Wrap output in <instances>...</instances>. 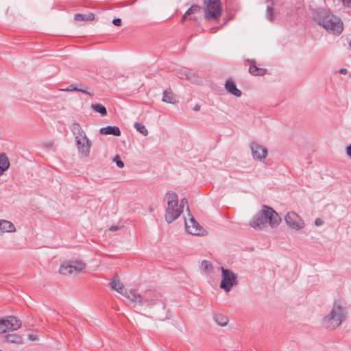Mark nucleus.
I'll use <instances>...</instances> for the list:
<instances>
[{
    "mask_svg": "<svg viewBox=\"0 0 351 351\" xmlns=\"http://www.w3.org/2000/svg\"><path fill=\"white\" fill-rule=\"evenodd\" d=\"M95 19V14L93 13H89L88 14H76L75 15V20L80 21H93Z\"/></svg>",
    "mask_w": 351,
    "mask_h": 351,
    "instance_id": "nucleus-25",
    "label": "nucleus"
},
{
    "mask_svg": "<svg viewBox=\"0 0 351 351\" xmlns=\"http://www.w3.org/2000/svg\"><path fill=\"white\" fill-rule=\"evenodd\" d=\"M280 220V217L273 208L263 206L262 210L254 217L250 224L256 230H262L267 223H269L271 228H274L279 224Z\"/></svg>",
    "mask_w": 351,
    "mask_h": 351,
    "instance_id": "nucleus-1",
    "label": "nucleus"
},
{
    "mask_svg": "<svg viewBox=\"0 0 351 351\" xmlns=\"http://www.w3.org/2000/svg\"><path fill=\"white\" fill-rule=\"evenodd\" d=\"M199 108H200V106H199V105H196V106H195V107L193 108V110H194L195 111H198V110H199Z\"/></svg>",
    "mask_w": 351,
    "mask_h": 351,
    "instance_id": "nucleus-42",
    "label": "nucleus"
},
{
    "mask_svg": "<svg viewBox=\"0 0 351 351\" xmlns=\"http://www.w3.org/2000/svg\"><path fill=\"white\" fill-rule=\"evenodd\" d=\"M252 156L256 160L261 161L266 158L268 152L267 149L256 142H252L250 144Z\"/></svg>",
    "mask_w": 351,
    "mask_h": 351,
    "instance_id": "nucleus-12",
    "label": "nucleus"
},
{
    "mask_svg": "<svg viewBox=\"0 0 351 351\" xmlns=\"http://www.w3.org/2000/svg\"><path fill=\"white\" fill-rule=\"evenodd\" d=\"M339 73L341 74H346L347 73V70L346 69H341L339 70Z\"/></svg>",
    "mask_w": 351,
    "mask_h": 351,
    "instance_id": "nucleus-41",
    "label": "nucleus"
},
{
    "mask_svg": "<svg viewBox=\"0 0 351 351\" xmlns=\"http://www.w3.org/2000/svg\"><path fill=\"white\" fill-rule=\"evenodd\" d=\"M78 90V88L75 87L74 85H70L66 89H65V90L66 91H73V90H75V91H77Z\"/></svg>",
    "mask_w": 351,
    "mask_h": 351,
    "instance_id": "nucleus-34",
    "label": "nucleus"
},
{
    "mask_svg": "<svg viewBox=\"0 0 351 351\" xmlns=\"http://www.w3.org/2000/svg\"><path fill=\"white\" fill-rule=\"evenodd\" d=\"M71 131L75 136V138H82L84 136H86L85 132L83 130L82 127L78 123H73L71 127Z\"/></svg>",
    "mask_w": 351,
    "mask_h": 351,
    "instance_id": "nucleus-17",
    "label": "nucleus"
},
{
    "mask_svg": "<svg viewBox=\"0 0 351 351\" xmlns=\"http://www.w3.org/2000/svg\"><path fill=\"white\" fill-rule=\"evenodd\" d=\"M317 23L328 32L339 35L343 31V23L339 18L326 11L319 14Z\"/></svg>",
    "mask_w": 351,
    "mask_h": 351,
    "instance_id": "nucleus-2",
    "label": "nucleus"
},
{
    "mask_svg": "<svg viewBox=\"0 0 351 351\" xmlns=\"http://www.w3.org/2000/svg\"><path fill=\"white\" fill-rule=\"evenodd\" d=\"M204 17L207 21H217L221 16L222 8L219 0H204Z\"/></svg>",
    "mask_w": 351,
    "mask_h": 351,
    "instance_id": "nucleus-5",
    "label": "nucleus"
},
{
    "mask_svg": "<svg viewBox=\"0 0 351 351\" xmlns=\"http://www.w3.org/2000/svg\"><path fill=\"white\" fill-rule=\"evenodd\" d=\"M99 133L103 135H113L119 136L121 135V131L117 126H107L101 128L99 130Z\"/></svg>",
    "mask_w": 351,
    "mask_h": 351,
    "instance_id": "nucleus-16",
    "label": "nucleus"
},
{
    "mask_svg": "<svg viewBox=\"0 0 351 351\" xmlns=\"http://www.w3.org/2000/svg\"><path fill=\"white\" fill-rule=\"evenodd\" d=\"M323 221L322 219H321L320 218H317L315 220V225L316 226H320L323 224Z\"/></svg>",
    "mask_w": 351,
    "mask_h": 351,
    "instance_id": "nucleus-35",
    "label": "nucleus"
},
{
    "mask_svg": "<svg viewBox=\"0 0 351 351\" xmlns=\"http://www.w3.org/2000/svg\"><path fill=\"white\" fill-rule=\"evenodd\" d=\"M120 229L119 226H112L109 228V230L110 231H116Z\"/></svg>",
    "mask_w": 351,
    "mask_h": 351,
    "instance_id": "nucleus-38",
    "label": "nucleus"
},
{
    "mask_svg": "<svg viewBox=\"0 0 351 351\" xmlns=\"http://www.w3.org/2000/svg\"><path fill=\"white\" fill-rule=\"evenodd\" d=\"M250 65L249 68V72L255 76H261L266 73V70L263 68H259L255 64L254 60H250Z\"/></svg>",
    "mask_w": 351,
    "mask_h": 351,
    "instance_id": "nucleus-18",
    "label": "nucleus"
},
{
    "mask_svg": "<svg viewBox=\"0 0 351 351\" xmlns=\"http://www.w3.org/2000/svg\"><path fill=\"white\" fill-rule=\"evenodd\" d=\"M126 298L141 306H150L160 300V295L158 292L152 290L145 291L143 295H139L136 291L130 290L126 294Z\"/></svg>",
    "mask_w": 351,
    "mask_h": 351,
    "instance_id": "nucleus-4",
    "label": "nucleus"
},
{
    "mask_svg": "<svg viewBox=\"0 0 351 351\" xmlns=\"http://www.w3.org/2000/svg\"><path fill=\"white\" fill-rule=\"evenodd\" d=\"M10 167V161L5 154H0V176Z\"/></svg>",
    "mask_w": 351,
    "mask_h": 351,
    "instance_id": "nucleus-19",
    "label": "nucleus"
},
{
    "mask_svg": "<svg viewBox=\"0 0 351 351\" xmlns=\"http://www.w3.org/2000/svg\"><path fill=\"white\" fill-rule=\"evenodd\" d=\"M92 108L96 112L100 113L101 116H106L107 114L106 108L101 104H92Z\"/></svg>",
    "mask_w": 351,
    "mask_h": 351,
    "instance_id": "nucleus-28",
    "label": "nucleus"
},
{
    "mask_svg": "<svg viewBox=\"0 0 351 351\" xmlns=\"http://www.w3.org/2000/svg\"><path fill=\"white\" fill-rule=\"evenodd\" d=\"M86 263L82 261H71L63 263L59 272L62 275L76 274L86 268Z\"/></svg>",
    "mask_w": 351,
    "mask_h": 351,
    "instance_id": "nucleus-7",
    "label": "nucleus"
},
{
    "mask_svg": "<svg viewBox=\"0 0 351 351\" xmlns=\"http://www.w3.org/2000/svg\"><path fill=\"white\" fill-rule=\"evenodd\" d=\"M5 341L9 343L21 344L23 343L22 337L17 334H10L5 336Z\"/></svg>",
    "mask_w": 351,
    "mask_h": 351,
    "instance_id": "nucleus-23",
    "label": "nucleus"
},
{
    "mask_svg": "<svg viewBox=\"0 0 351 351\" xmlns=\"http://www.w3.org/2000/svg\"><path fill=\"white\" fill-rule=\"evenodd\" d=\"M15 231L16 228L11 221L0 219V234L4 232H14Z\"/></svg>",
    "mask_w": 351,
    "mask_h": 351,
    "instance_id": "nucleus-15",
    "label": "nucleus"
},
{
    "mask_svg": "<svg viewBox=\"0 0 351 351\" xmlns=\"http://www.w3.org/2000/svg\"><path fill=\"white\" fill-rule=\"evenodd\" d=\"M79 152L84 157L90 154L91 142L87 136L75 140Z\"/></svg>",
    "mask_w": 351,
    "mask_h": 351,
    "instance_id": "nucleus-13",
    "label": "nucleus"
},
{
    "mask_svg": "<svg viewBox=\"0 0 351 351\" xmlns=\"http://www.w3.org/2000/svg\"><path fill=\"white\" fill-rule=\"evenodd\" d=\"M114 160L117 162V167H119V168L123 167V166H124L123 162L121 161V160H119V156H116V158H114Z\"/></svg>",
    "mask_w": 351,
    "mask_h": 351,
    "instance_id": "nucleus-32",
    "label": "nucleus"
},
{
    "mask_svg": "<svg viewBox=\"0 0 351 351\" xmlns=\"http://www.w3.org/2000/svg\"><path fill=\"white\" fill-rule=\"evenodd\" d=\"M343 3L345 5H349L351 3V0H343Z\"/></svg>",
    "mask_w": 351,
    "mask_h": 351,
    "instance_id": "nucleus-39",
    "label": "nucleus"
},
{
    "mask_svg": "<svg viewBox=\"0 0 351 351\" xmlns=\"http://www.w3.org/2000/svg\"><path fill=\"white\" fill-rule=\"evenodd\" d=\"M189 219V221L184 218V225L186 230L193 235H201L203 234L204 229L199 224V223L195 219L191 214L188 215Z\"/></svg>",
    "mask_w": 351,
    "mask_h": 351,
    "instance_id": "nucleus-11",
    "label": "nucleus"
},
{
    "mask_svg": "<svg viewBox=\"0 0 351 351\" xmlns=\"http://www.w3.org/2000/svg\"><path fill=\"white\" fill-rule=\"evenodd\" d=\"M221 271V280L220 282V288L226 292H229L234 285L237 284L236 274L230 269L220 267Z\"/></svg>",
    "mask_w": 351,
    "mask_h": 351,
    "instance_id": "nucleus-6",
    "label": "nucleus"
},
{
    "mask_svg": "<svg viewBox=\"0 0 351 351\" xmlns=\"http://www.w3.org/2000/svg\"><path fill=\"white\" fill-rule=\"evenodd\" d=\"M77 91L82 92V93H84L86 94L91 95V94L90 93L87 92L86 90H85L84 89L78 88Z\"/></svg>",
    "mask_w": 351,
    "mask_h": 351,
    "instance_id": "nucleus-40",
    "label": "nucleus"
},
{
    "mask_svg": "<svg viewBox=\"0 0 351 351\" xmlns=\"http://www.w3.org/2000/svg\"><path fill=\"white\" fill-rule=\"evenodd\" d=\"M42 147L45 150L49 151L51 149H53V143L51 141L44 143H43Z\"/></svg>",
    "mask_w": 351,
    "mask_h": 351,
    "instance_id": "nucleus-31",
    "label": "nucleus"
},
{
    "mask_svg": "<svg viewBox=\"0 0 351 351\" xmlns=\"http://www.w3.org/2000/svg\"><path fill=\"white\" fill-rule=\"evenodd\" d=\"M267 3H270L267 8V18L269 21H272L274 20V10L272 8L274 1L272 0H267Z\"/></svg>",
    "mask_w": 351,
    "mask_h": 351,
    "instance_id": "nucleus-27",
    "label": "nucleus"
},
{
    "mask_svg": "<svg viewBox=\"0 0 351 351\" xmlns=\"http://www.w3.org/2000/svg\"><path fill=\"white\" fill-rule=\"evenodd\" d=\"M167 208L166 210L165 219L167 223H171L176 219V195L174 193H167L165 196Z\"/></svg>",
    "mask_w": 351,
    "mask_h": 351,
    "instance_id": "nucleus-9",
    "label": "nucleus"
},
{
    "mask_svg": "<svg viewBox=\"0 0 351 351\" xmlns=\"http://www.w3.org/2000/svg\"><path fill=\"white\" fill-rule=\"evenodd\" d=\"M287 226L295 230H300L304 227L303 219L295 212H289L285 217Z\"/></svg>",
    "mask_w": 351,
    "mask_h": 351,
    "instance_id": "nucleus-10",
    "label": "nucleus"
},
{
    "mask_svg": "<svg viewBox=\"0 0 351 351\" xmlns=\"http://www.w3.org/2000/svg\"><path fill=\"white\" fill-rule=\"evenodd\" d=\"M0 351H2V350H0Z\"/></svg>",
    "mask_w": 351,
    "mask_h": 351,
    "instance_id": "nucleus-44",
    "label": "nucleus"
},
{
    "mask_svg": "<svg viewBox=\"0 0 351 351\" xmlns=\"http://www.w3.org/2000/svg\"><path fill=\"white\" fill-rule=\"evenodd\" d=\"M110 286L111 287L117 291L119 293H122L123 295H125L126 297V294L128 293L129 292H125V293H123V291L124 289V287H123V284L119 280H117V279H114L111 282H110Z\"/></svg>",
    "mask_w": 351,
    "mask_h": 351,
    "instance_id": "nucleus-22",
    "label": "nucleus"
},
{
    "mask_svg": "<svg viewBox=\"0 0 351 351\" xmlns=\"http://www.w3.org/2000/svg\"><path fill=\"white\" fill-rule=\"evenodd\" d=\"M184 210H186V211L187 212L188 215L191 214L188 202L186 198H183L180 201L179 207L177 208V218H178V217L180 215L181 213L184 212Z\"/></svg>",
    "mask_w": 351,
    "mask_h": 351,
    "instance_id": "nucleus-20",
    "label": "nucleus"
},
{
    "mask_svg": "<svg viewBox=\"0 0 351 351\" xmlns=\"http://www.w3.org/2000/svg\"><path fill=\"white\" fill-rule=\"evenodd\" d=\"M112 23L116 26H120L121 25V19H114L112 21Z\"/></svg>",
    "mask_w": 351,
    "mask_h": 351,
    "instance_id": "nucleus-33",
    "label": "nucleus"
},
{
    "mask_svg": "<svg viewBox=\"0 0 351 351\" xmlns=\"http://www.w3.org/2000/svg\"><path fill=\"white\" fill-rule=\"evenodd\" d=\"M200 10L201 8L199 6L197 5H192L184 14L182 17L183 20L188 19V17L193 14L200 12Z\"/></svg>",
    "mask_w": 351,
    "mask_h": 351,
    "instance_id": "nucleus-26",
    "label": "nucleus"
},
{
    "mask_svg": "<svg viewBox=\"0 0 351 351\" xmlns=\"http://www.w3.org/2000/svg\"><path fill=\"white\" fill-rule=\"evenodd\" d=\"M346 154L351 158V145L346 147Z\"/></svg>",
    "mask_w": 351,
    "mask_h": 351,
    "instance_id": "nucleus-37",
    "label": "nucleus"
},
{
    "mask_svg": "<svg viewBox=\"0 0 351 351\" xmlns=\"http://www.w3.org/2000/svg\"><path fill=\"white\" fill-rule=\"evenodd\" d=\"M225 88L226 91L235 97H239L242 95V92L236 86L235 82L232 79H228L226 81Z\"/></svg>",
    "mask_w": 351,
    "mask_h": 351,
    "instance_id": "nucleus-14",
    "label": "nucleus"
},
{
    "mask_svg": "<svg viewBox=\"0 0 351 351\" xmlns=\"http://www.w3.org/2000/svg\"><path fill=\"white\" fill-rule=\"evenodd\" d=\"M28 339L31 341H35L38 339V336L33 334H29Z\"/></svg>",
    "mask_w": 351,
    "mask_h": 351,
    "instance_id": "nucleus-36",
    "label": "nucleus"
},
{
    "mask_svg": "<svg viewBox=\"0 0 351 351\" xmlns=\"http://www.w3.org/2000/svg\"><path fill=\"white\" fill-rule=\"evenodd\" d=\"M346 319L345 309L337 303H335L330 313L322 319L323 326L329 330L339 327Z\"/></svg>",
    "mask_w": 351,
    "mask_h": 351,
    "instance_id": "nucleus-3",
    "label": "nucleus"
},
{
    "mask_svg": "<svg viewBox=\"0 0 351 351\" xmlns=\"http://www.w3.org/2000/svg\"><path fill=\"white\" fill-rule=\"evenodd\" d=\"M349 46L351 47V40L349 42Z\"/></svg>",
    "mask_w": 351,
    "mask_h": 351,
    "instance_id": "nucleus-43",
    "label": "nucleus"
},
{
    "mask_svg": "<svg viewBox=\"0 0 351 351\" xmlns=\"http://www.w3.org/2000/svg\"><path fill=\"white\" fill-rule=\"evenodd\" d=\"M162 101L169 104H174V94L171 90H166L163 93Z\"/></svg>",
    "mask_w": 351,
    "mask_h": 351,
    "instance_id": "nucleus-24",
    "label": "nucleus"
},
{
    "mask_svg": "<svg viewBox=\"0 0 351 351\" xmlns=\"http://www.w3.org/2000/svg\"><path fill=\"white\" fill-rule=\"evenodd\" d=\"M134 127L138 132H139L143 136H146L148 135V131L144 125H142L138 122H135L134 123Z\"/></svg>",
    "mask_w": 351,
    "mask_h": 351,
    "instance_id": "nucleus-29",
    "label": "nucleus"
},
{
    "mask_svg": "<svg viewBox=\"0 0 351 351\" xmlns=\"http://www.w3.org/2000/svg\"><path fill=\"white\" fill-rule=\"evenodd\" d=\"M215 323L220 326H225L228 323V319L222 314H215L213 316Z\"/></svg>",
    "mask_w": 351,
    "mask_h": 351,
    "instance_id": "nucleus-21",
    "label": "nucleus"
},
{
    "mask_svg": "<svg viewBox=\"0 0 351 351\" xmlns=\"http://www.w3.org/2000/svg\"><path fill=\"white\" fill-rule=\"evenodd\" d=\"M21 326V322L16 317L10 315L0 319V333L16 330Z\"/></svg>",
    "mask_w": 351,
    "mask_h": 351,
    "instance_id": "nucleus-8",
    "label": "nucleus"
},
{
    "mask_svg": "<svg viewBox=\"0 0 351 351\" xmlns=\"http://www.w3.org/2000/svg\"><path fill=\"white\" fill-rule=\"evenodd\" d=\"M202 267L204 271L210 273L212 271L213 265L208 261L204 260L202 262Z\"/></svg>",
    "mask_w": 351,
    "mask_h": 351,
    "instance_id": "nucleus-30",
    "label": "nucleus"
}]
</instances>
